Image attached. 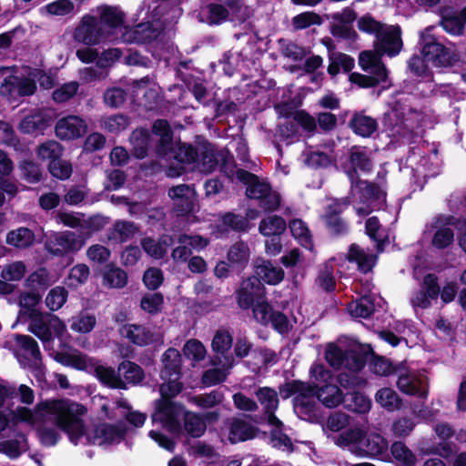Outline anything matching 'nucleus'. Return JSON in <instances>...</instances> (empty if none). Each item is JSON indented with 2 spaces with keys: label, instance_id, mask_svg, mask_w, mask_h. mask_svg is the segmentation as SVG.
<instances>
[{
  "label": "nucleus",
  "instance_id": "a211bd4d",
  "mask_svg": "<svg viewBox=\"0 0 466 466\" xmlns=\"http://www.w3.org/2000/svg\"><path fill=\"white\" fill-rule=\"evenodd\" d=\"M360 299L350 302L348 310L352 317L368 318L375 310L376 307H382L383 299L370 289L361 291Z\"/></svg>",
  "mask_w": 466,
  "mask_h": 466
},
{
  "label": "nucleus",
  "instance_id": "c03bdc74",
  "mask_svg": "<svg viewBox=\"0 0 466 466\" xmlns=\"http://www.w3.org/2000/svg\"><path fill=\"white\" fill-rule=\"evenodd\" d=\"M289 229L292 236L299 242L300 245L306 248L311 249V234L304 221L299 218L291 220L289 222Z\"/></svg>",
  "mask_w": 466,
  "mask_h": 466
},
{
  "label": "nucleus",
  "instance_id": "de8ad7c7",
  "mask_svg": "<svg viewBox=\"0 0 466 466\" xmlns=\"http://www.w3.org/2000/svg\"><path fill=\"white\" fill-rule=\"evenodd\" d=\"M390 452L393 458L403 466H414L416 463V456L403 442H394Z\"/></svg>",
  "mask_w": 466,
  "mask_h": 466
},
{
  "label": "nucleus",
  "instance_id": "6ab92c4d",
  "mask_svg": "<svg viewBox=\"0 0 466 466\" xmlns=\"http://www.w3.org/2000/svg\"><path fill=\"white\" fill-rule=\"evenodd\" d=\"M0 95L10 103L18 101L21 97L29 96V76H6L0 86Z\"/></svg>",
  "mask_w": 466,
  "mask_h": 466
},
{
  "label": "nucleus",
  "instance_id": "69168bd1",
  "mask_svg": "<svg viewBox=\"0 0 466 466\" xmlns=\"http://www.w3.org/2000/svg\"><path fill=\"white\" fill-rule=\"evenodd\" d=\"M67 295V291L65 288L56 287L47 294L46 304L51 310H57L66 303Z\"/></svg>",
  "mask_w": 466,
  "mask_h": 466
},
{
  "label": "nucleus",
  "instance_id": "680f3d73",
  "mask_svg": "<svg viewBox=\"0 0 466 466\" xmlns=\"http://www.w3.org/2000/svg\"><path fill=\"white\" fill-rule=\"evenodd\" d=\"M104 102L106 106L117 108L121 106L127 98V92L121 87L107 88L103 96Z\"/></svg>",
  "mask_w": 466,
  "mask_h": 466
},
{
  "label": "nucleus",
  "instance_id": "e433bc0d",
  "mask_svg": "<svg viewBox=\"0 0 466 466\" xmlns=\"http://www.w3.org/2000/svg\"><path fill=\"white\" fill-rule=\"evenodd\" d=\"M376 402L389 411L398 410L402 406L399 394L390 388H382L375 394Z\"/></svg>",
  "mask_w": 466,
  "mask_h": 466
},
{
  "label": "nucleus",
  "instance_id": "dca6fc26",
  "mask_svg": "<svg viewBox=\"0 0 466 466\" xmlns=\"http://www.w3.org/2000/svg\"><path fill=\"white\" fill-rule=\"evenodd\" d=\"M58 400H59L43 402L37 406L34 413L31 412V425L35 426L37 436L44 445H55L59 438L57 431L54 428L49 427V425L56 426L58 429L59 427L52 421L49 416L46 414H41L40 409L42 408L43 405L46 403H51ZM60 430L62 429L60 428Z\"/></svg>",
  "mask_w": 466,
  "mask_h": 466
},
{
  "label": "nucleus",
  "instance_id": "423d86ee",
  "mask_svg": "<svg viewBox=\"0 0 466 466\" xmlns=\"http://www.w3.org/2000/svg\"><path fill=\"white\" fill-rule=\"evenodd\" d=\"M325 359L328 363L335 368H344L350 371L341 372L339 375V381L344 388H357L363 382L355 373L364 366L362 356L354 350L344 352L335 344H329L325 352Z\"/></svg>",
  "mask_w": 466,
  "mask_h": 466
},
{
  "label": "nucleus",
  "instance_id": "a19ab883",
  "mask_svg": "<svg viewBox=\"0 0 466 466\" xmlns=\"http://www.w3.org/2000/svg\"><path fill=\"white\" fill-rule=\"evenodd\" d=\"M440 24L444 31L451 35H460L464 32V26L460 15L451 10H446L441 13Z\"/></svg>",
  "mask_w": 466,
  "mask_h": 466
},
{
  "label": "nucleus",
  "instance_id": "a878e982",
  "mask_svg": "<svg viewBox=\"0 0 466 466\" xmlns=\"http://www.w3.org/2000/svg\"><path fill=\"white\" fill-rule=\"evenodd\" d=\"M86 132V125L83 118H60L56 125V136L62 139L80 137Z\"/></svg>",
  "mask_w": 466,
  "mask_h": 466
},
{
  "label": "nucleus",
  "instance_id": "c85d7f7f",
  "mask_svg": "<svg viewBox=\"0 0 466 466\" xmlns=\"http://www.w3.org/2000/svg\"><path fill=\"white\" fill-rule=\"evenodd\" d=\"M56 359L65 366H69L80 370H86L87 372H90L95 362V359L89 358L77 350L58 353Z\"/></svg>",
  "mask_w": 466,
  "mask_h": 466
},
{
  "label": "nucleus",
  "instance_id": "39448f33",
  "mask_svg": "<svg viewBox=\"0 0 466 466\" xmlns=\"http://www.w3.org/2000/svg\"><path fill=\"white\" fill-rule=\"evenodd\" d=\"M333 441L339 447L359 456L380 455L388 448V441L384 437L378 433L365 435L360 428H352L333 437Z\"/></svg>",
  "mask_w": 466,
  "mask_h": 466
},
{
  "label": "nucleus",
  "instance_id": "aec40b11",
  "mask_svg": "<svg viewBox=\"0 0 466 466\" xmlns=\"http://www.w3.org/2000/svg\"><path fill=\"white\" fill-rule=\"evenodd\" d=\"M178 246L172 251V258L176 261H186L193 250L200 251L208 245V240L201 236L181 235Z\"/></svg>",
  "mask_w": 466,
  "mask_h": 466
},
{
  "label": "nucleus",
  "instance_id": "49530a36",
  "mask_svg": "<svg viewBox=\"0 0 466 466\" xmlns=\"http://www.w3.org/2000/svg\"><path fill=\"white\" fill-rule=\"evenodd\" d=\"M18 390L19 392L16 390L15 387L3 386L0 384V408L8 398H19L22 403L29 405V386L22 384Z\"/></svg>",
  "mask_w": 466,
  "mask_h": 466
},
{
  "label": "nucleus",
  "instance_id": "4c0bfd02",
  "mask_svg": "<svg viewBox=\"0 0 466 466\" xmlns=\"http://www.w3.org/2000/svg\"><path fill=\"white\" fill-rule=\"evenodd\" d=\"M121 333L137 345H147L153 341V335L145 327L129 324L122 328Z\"/></svg>",
  "mask_w": 466,
  "mask_h": 466
},
{
  "label": "nucleus",
  "instance_id": "cd10ccee",
  "mask_svg": "<svg viewBox=\"0 0 466 466\" xmlns=\"http://www.w3.org/2000/svg\"><path fill=\"white\" fill-rule=\"evenodd\" d=\"M263 287L257 278L244 280L238 293V302L240 308L248 309L256 298L262 294Z\"/></svg>",
  "mask_w": 466,
  "mask_h": 466
},
{
  "label": "nucleus",
  "instance_id": "4468645a",
  "mask_svg": "<svg viewBox=\"0 0 466 466\" xmlns=\"http://www.w3.org/2000/svg\"><path fill=\"white\" fill-rule=\"evenodd\" d=\"M85 239L72 231H64L53 235L46 242V248L56 256L76 253L85 245Z\"/></svg>",
  "mask_w": 466,
  "mask_h": 466
},
{
  "label": "nucleus",
  "instance_id": "7c9ffc66",
  "mask_svg": "<svg viewBox=\"0 0 466 466\" xmlns=\"http://www.w3.org/2000/svg\"><path fill=\"white\" fill-rule=\"evenodd\" d=\"M89 373L95 374L102 383L108 387L117 389L125 388L124 381L113 368L102 365L96 360L94 367H92Z\"/></svg>",
  "mask_w": 466,
  "mask_h": 466
},
{
  "label": "nucleus",
  "instance_id": "9d476101",
  "mask_svg": "<svg viewBox=\"0 0 466 466\" xmlns=\"http://www.w3.org/2000/svg\"><path fill=\"white\" fill-rule=\"evenodd\" d=\"M31 332L43 341H48L53 334L59 339H64L67 330L66 326L58 318L38 314L31 309Z\"/></svg>",
  "mask_w": 466,
  "mask_h": 466
},
{
  "label": "nucleus",
  "instance_id": "4d7b16f0",
  "mask_svg": "<svg viewBox=\"0 0 466 466\" xmlns=\"http://www.w3.org/2000/svg\"><path fill=\"white\" fill-rule=\"evenodd\" d=\"M36 153L41 159L52 162L62 156L63 147L58 142L51 140L40 145Z\"/></svg>",
  "mask_w": 466,
  "mask_h": 466
},
{
  "label": "nucleus",
  "instance_id": "8fccbe9b",
  "mask_svg": "<svg viewBox=\"0 0 466 466\" xmlns=\"http://www.w3.org/2000/svg\"><path fill=\"white\" fill-rule=\"evenodd\" d=\"M250 257L248 246L244 242L234 244L228 253V260L234 264L243 267L248 264Z\"/></svg>",
  "mask_w": 466,
  "mask_h": 466
},
{
  "label": "nucleus",
  "instance_id": "79ce46f5",
  "mask_svg": "<svg viewBox=\"0 0 466 466\" xmlns=\"http://www.w3.org/2000/svg\"><path fill=\"white\" fill-rule=\"evenodd\" d=\"M286 229L285 220L279 216H270L262 219L258 230L264 236H279Z\"/></svg>",
  "mask_w": 466,
  "mask_h": 466
},
{
  "label": "nucleus",
  "instance_id": "473e14b6",
  "mask_svg": "<svg viewBox=\"0 0 466 466\" xmlns=\"http://www.w3.org/2000/svg\"><path fill=\"white\" fill-rule=\"evenodd\" d=\"M228 440L232 443L245 441L254 437V428L239 419L228 421Z\"/></svg>",
  "mask_w": 466,
  "mask_h": 466
},
{
  "label": "nucleus",
  "instance_id": "37998d69",
  "mask_svg": "<svg viewBox=\"0 0 466 466\" xmlns=\"http://www.w3.org/2000/svg\"><path fill=\"white\" fill-rule=\"evenodd\" d=\"M207 24L209 25H220L229 18L228 9L222 4L209 3L206 5Z\"/></svg>",
  "mask_w": 466,
  "mask_h": 466
},
{
  "label": "nucleus",
  "instance_id": "1a4fd4ad",
  "mask_svg": "<svg viewBox=\"0 0 466 466\" xmlns=\"http://www.w3.org/2000/svg\"><path fill=\"white\" fill-rule=\"evenodd\" d=\"M130 98L134 106L147 112L164 114L165 110H168L173 106V103L166 100L157 88H148L137 81L132 85Z\"/></svg>",
  "mask_w": 466,
  "mask_h": 466
},
{
  "label": "nucleus",
  "instance_id": "13d9d810",
  "mask_svg": "<svg viewBox=\"0 0 466 466\" xmlns=\"http://www.w3.org/2000/svg\"><path fill=\"white\" fill-rule=\"evenodd\" d=\"M360 31L369 34L375 35L376 37L385 27V25L380 21H377L370 14H365L360 16L357 23Z\"/></svg>",
  "mask_w": 466,
  "mask_h": 466
},
{
  "label": "nucleus",
  "instance_id": "ea45409f",
  "mask_svg": "<svg viewBox=\"0 0 466 466\" xmlns=\"http://www.w3.org/2000/svg\"><path fill=\"white\" fill-rule=\"evenodd\" d=\"M258 276L269 285H277L284 279V270L270 261H264L257 267Z\"/></svg>",
  "mask_w": 466,
  "mask_h": 466
},
{
  "label": "nucleus",
  "instance_id": "f257e3e1",
  "mask_svg": "<svg viewBox=\"0 0 466 466\" xmlns=\"http://www.w3.org/2000/svg\"><path fill=\"white\" fill-rule=\"evenodd\" d=\"M153 132L159 137L158 153L168 159L176 160L175 165L167 167V177H179L185 171L184 164H188L193 165V169L205 174L213 172L220 165L225 175L233 177L235 174L233 158L228 150L216 151L207 142L196 147L181 144L179 140L174 139L169 124L165 118H158L154 123Z\"/></svg>",
  "mask_w": 466,
  "mask_h": 466
},
{
  "label": "nucleus",
  "instance_id": "0eeeda50",
  "mask_svg": "<svg viewBox=\"0 0 466 466\" xmlns=\"http://www.w3.org/2000/svg\"><path fill=\"white\" fill-rule=\"evenodd\" d=\"M418 44L421 56L434 67H452L460 61V55L439 42L433 35L421 33Z\"/></svg>",
  "mask_w": 466,
  "mask_h": 466
},
{
  "label": "nucleus",
  "instance_id": "a18cd8bd",
  "mask_svg": "<svg viewBox=\"0 0 466 466\" xmlns=\"http://www.w3.org/2000/svg\"><path fill=\"white\" fill-rule=\"evenodd\" d=\"M89 274L90 269L86 264H77L69 270L66 285L71 289H76L87 281Z\"/></svg>",
  "mask_w": 466,
  "mask_h": 466
},
{
  "label": "nucleus",
  "instance_id": "c756f323",
  "mask_svg": "<svg viewBox=\"0 0 466 466\" xmlns=\"http://www.w3.org/2000/svg\"><path fill=\"white\" fill-rule=\"evenodd\" d=\"M101 25L110 33L123 25L125 22V13L117 6L103 5L97 19Z\"/></svg>",
  "mask_w": 466,
  "mask_h": 466
},
{
  "label": "nucleus",
  "instance_id": "864d4df0",
  "mask_svg": "<svg viewBox=\"0 0 466 466\" xmlns=\"http://www.w3.org/2000/svg\"><path fill=\"white\" fill-rule=\"evenodd\" d=\"M344 204L335 200L329 207V211L324 215L326 224L334 231L340 232L344 228V224L337 216L343 210Z\"/></svg>",
  "mask_w": 466,
  "mask_h": 466
},
{
  "label": "nucleus",
  "instance_id": "b1692460",
  "mask_svg": "<svg viewBox=\"0 0 466 466\" xmlns=\"http://www.w3.org/2000/svg\"><path fill=\"white\" fill-rule=\"evenodd\" d=\"M102 285L106 289H123L128 281L127 273L121 268L108 264L99 270Z\"/></svg>",
  "mask_w": 466,
  "mask_h": 466
},
{
  "label": "nucleus",
  "instance_id": "393cba45",
  "mask_svg": "<svg viewBox=\"0 0 466 466\" xmlns=\"http://www.w3.org/2000/svg\"><path fill=\"white\" fill-rule=\"evenodd\" d=\"M256 396L268 415V421L270 425L279 426L281 421L274 415L279 406V398L276 390L271 388H260Z\"/></svg>",
  "mask_w": 466,
  "mask_h": 466
},
{
  "label": "nucleus",
  "instance_id": "f03ea898",
  "mask_svg": "<svg viewBox=\"0 0 466 466\" xmlns=\"http://www.w3.org/2000/svg\"><path fill=\"white\" fill-rule=\"evenodd\" d=\"M164 368L161 371L163 383L159 391L161 400L157 403L156 411L152 416L154 422H158L171 433L180 431V420L184 419L185 431L192 437H200L206 431L204 420L192 412H186L184 408L170 400L182 390L179 381L181 356L177 350L168 349L163 355Z\"/></svg>",
  "mask_w": 466,
  "mask_h": 466
},
{
  "label": "nucleus",
  "instance_id": "bb28decb",
  "mask_svg": "<svg viewBox=\"0 0 466 466\" xmlns=\"http://www.w3.org/2000/svg\"><path fill=\"white\" fill-rule=\"evenodd\" d=\"M236 177L247 186L246 194L250 198L260 199L270 187L264 181H260L255 175L239 169L235 172Z\"/></svg>",
  "mask_w": 466,
  "mask_h": 466
},
{
  "label": "nucleus",
  "instance_id": "2f4dec72",
  "mask_svg": "<svg viewBox=\"0 0 466 466\" xmlns=\"http://www.w3.org/2000/svg\"><path fill=\"white\" fill-rule=\"evenodd\" d=\"M237 93H238V91L234 89L230 91L224 99L213 97L208 99L206 105L215 109L214 116H234L238 110V104L234 101L232 96H236Z\"/></svg>",
  "mask_w": 466,
  "mask_h": 466
},
{
  "label": "nucleus",
  "instance_id": "c9c22d12",
  "mask_svg": "<svg viewBox=\"0 0 466 466\" xmlns=\"http://www.w3.org/2000/svg\"><path fill=\"white\" fill-rule=\"evenodd\" d=\"M301 105L302 98L297 95L287 101L276 104L274 107L279 116H311L307 111L299 109Z\"/></svg>",
  "mask_w": 466,
  "mask_h": 466
},
{
  "label": "nucleus",
  "instance_id": "412c9836",
  "mask_svg": "<svg viewBox=\"0 0 466 466\" xmlns=\"http://www.w3.org/2000/svg\"><path fill=\"white\" fill-rule=\"evenodd\" d=\"M4 348L14 354L23 369L29 367V335L12 334Z\"/></svg>",
  "mask_w": 466,
  "mask_h": 466
},
{
  "label": "nucleus",
  "instance_id": "774afa93",
  "mask_svg": "<svg viewBox=\"0 0 466 466\" xmlns=\"http://www.w3.org/2000/svg\"><path fill=\"white\" fill-rule=\"evenodd\" d=\"M350 127L353 131L361 137H370L376 129L374 118H352Z\"/></svg>",
  "mask_w": 466,
  "mask_h": 466
},
{
  "label": "nucleus",
  "instance_id": "5701e85b",
  "mask_svg": "<svg viewBox=\"0 0 466 466\" xmlns=\"http://www.w3.org/2000/svg\"><path fill=\"white\" fill-rule=\"evenodd\" d=\"M298 394L294 398V410L299 416L309 415L315 405L314 397H317V389L311 385L299 383L297 386Z\"/></svg>",
  "mask_w": 466,
  "mask_h": 466
},
{
  "label": "nucleus",
  "instance_id": "7ed1b4c3",
  "mask_svg": "<svg viewBox=\"0 0 466 466\" xmlns=\"http://www.w3.org/2000/svg\"><path fill=\"white\" fill-rule=\"evenodd\" d=\"M41 414L49 416L54 423L65 431L74 445H106L119 442L126 432L123 425L101 424L88 429L84 421L87 408L71 400L46 403L40 409Z\"/></svg>",
  "mask_w": 466,
  "mask_h": 466
},
{
  "label": "nucleus",
  "instance_id": "338daca9",
  "mask_svg": "<svg viewBox=\"0 0 466 466\" xmlns=\"http://www.w3.org/2000/svg\"><path fill=\"white\" fill-rule=\"evenodd\" d=\"M164 303L160 293L146 294L140 302L141 309L149 314H157L162 309Z\"/></svg>",
  "mask_w": 466,
  "mask_h": 466
},
{
  "label": "nucleus",
  "instance_id": "f704fd0d",
  "mask_svg": "<svg viewBox=\"0 0 466 466\" xmlns=\"http://www.w3.org/2000/svg\"><path fill=\"white\" fill-rule=\"evenodd\" d=\"M348 259L356 262L360 270L368 272L374 267L377 258L367 253L360 246L352 244L349 249Z\"/></svg>",
  "mask_w": 466,
  "mask_h": 466
},
{
  "label": "nucleus",
  "instance_id": "20e7f679",
  "mask_svg": "<svg viewBox=\"0 0 466 466\" xmlns=\"http://www.w3.org/2000/svg\"><path fill=\"white\" fill-rule=\"evenodd\" d=\"M350 167L347 175L351 182L350 203L353 205L357 214L364 217L379 208L385 200L386 191L381 182L373 184L359 178L360 174H368L372 163L360 147H353L350 156Z\"/></svg>",
  "mask_w": 466,
  "mask_h": 466
},
{
  "label": "nucleus",
  "instance_id": "2eb2a0df",
  "mask_svg": "<svg viewBox=\"0 0 466 466\" xmlns=\"http://www.w3.org/2000/svg\"><path fill=\"white\" fill-rule=\"evenodd\" d=\"M376 38L374 49L382 56L394 57L400 54L403 46L401 28L399 25L384 27Z\"/></svg>",
  "mask_w": 466,
  "mask_h": 466
},
{
  "label": "nucleus",
  "instance_id": "9b49d317",
  "mask_svg": "<svg viewBox=\"0 0 466 466\" xmlns=\"http://www.w3.org/2000/svg\"><path fill=\"white\" fill-rule=\"evenodd\" d=\"M396 373L397 387L402 393L422 399L427 397L428 379L422 371L399 368Z\"/></svg>",
  "mask_w": 466,
  "mask_h": 466
},
{
  "label": "nucleus",
  "instance_id": "3c124183",
  "mask_svg": "<svg viewBox=\"0 0 466 466\" xmlns=\"http://www.w3.org/2000/svg\"><path fill=\"white\" fill-rule=\"evenodd\" d=\"M322 22L321 16L312 11L302 12L292 18L295 30H303L314 25H320Z\"/></svg>",
  "mask_w": 466,
  "mask_h": 466
},
{
  "label": "nucleus",
  "instance_id": "052dcab7",
  "mask_svg": "<svg viewBox=\"0 0 466 466\" xmlns=\"http://www.w3.org/2000/svg\"><path fill=\"white\" fill-rule=\"evenodd\" d=\"M310 378L312 382L315 384L313 387L319 389L321 386L331 384L332 375L329 370H327L323 364L315 363L310 368Z\"/></svg>",
  "mask_w": 466,
  "mask_h": 466
},
{
  "label": "nucleus",
  "instance_id": "58836bf2",
  "mask_svg": "<svg viewBox=\"0 0 466 466\" xmlns=\"http://www.w3.org/2000/svg\"><path fill=\"white\" fill-rule=\"evenodd\" d=\"M317 398L328 408H334L343 400L341 390L334 384H327L317 389Z\"/></svg>",
  "mask_w": 466,
  "mask_h": 466
},
{
  "label": "nucleus",
  "instance_id": "09e8293b",
  "mask_svg": "<svg viewBox=\"0 0 466 466\" xmlns=\"http://www.w3.org/2000/svg\"><path fill=\"white\" fill-rule=\"evenodd\" d=\"M282 55L293 61H301L306 56L305 47L299 46L297 43L280 38L278 40Z\"/></svg>",
  "mask_w": 466,
  "mask_h": 466
},
{
  "label": "nucleus",
  "instance_id": "f8f14e48",
  "mask_svg": "<svg viewBox=\"0 0 466 466\" xmlns=\"http://www.w3.org/2000/svg\"><path fill=\"white\" fill-rule=\"evenodd\" d=\"M466 229V219H457L453 217H439L433 225V235L431 239V245L439 249L448 248L454 239L453 230Z\"/></svg>",
  "mask_w": 466,
  "mask_h": 466
},
{
  "label": "nucleus",
  "instance_id": "6e6d98bb",
  "mask_svg": "<svg viewBox=\"0 0 466 466\" xmlns=\"http://www.w3.org/2000/svg\"><path fill=\"white\" fill-rule=\"evenodd\" d=\"M366 232L377 243L378 252L383 251L387 239L383 238L380 224L376 217H371L366 221Z\"/></svg>",
  "mask_w": 466,
  "mask_h": 466
},
{
  "label": "nucleus",
  "instance_id": "5fc2aeb1",
  "mask_svg": "<svg viewBox=\"0 0 466 466\" xmlns=\"http://www.w3.org/2000/svg\"><path fill=\"white\" fill-rule=\"evenodd\" d=\"M96 317L87 314L81 313L71 319V329L79 333H88L90 332L96 326Z\"/></svg>",
  "mask_w": 466,
  "mask_h": 466
},
{
  "label": "nucleus",
  "instance_id": "e2e57ef3",
  "mask_svg": "<svg viewBox=\"0 0 466 466\" xmlns=\"http://www.w3.org/2000/svg\"><path fill=\"white\" fill-rule=\"evenodd\" d=\"M184 355L194 362L205 359L207 350L205 346L198 339H189L183 347Z\"/></svg>",
  "mask_w": 466,
  "mask_h": 466
},
{
  "label": "nucleus",
  "instance_id": "bf43d9fd",
  "mask_svg": "<svg viewBox=\"0 0 466 466\" xmlns=\"http://www.w3.org/2000/svg\"><path fill=\"white\" fill-rule=\"evenodd\" d=\"M232 336L225 329H219L216 332L211 347L217 354L224 355L232 347Z\"/></svg>",
  "mask_w": 466,
  "mask_h": 466
},
{
  "label": "nucleus",
  "instance_id": "ddd939ff",
  "mask_svg": "<svg viewBox=\"0 0 466 466\" xmlns=\"http://www.w3.org/2000/svg\"><path fill=\"white\" fill-rule=\"evenodd\" d=\"M110 32L106 30L93 15L83 17L81 25L75 31V39L87 46H94L105 41Z\"/></svg>",
  "mask_w": 466,
  "mask_h": 466
},
{
  "label": "nucleus",
  "instance_id": "4be33fe9",
  "mask_svg": "<svg viewBox=\"0 0 466 466\" xmlns=\"http://www.w3.org/2000/svg\"><path fill=\"white\" fill-rule=\"evenodd\" d=\"M168 196L179 213H187L193 209L196 192L192 187L188 185L173 187L168 190Z\"/></svg>",
  "mask_w": 466,
  "mask_h": 466
},
{
  "label": "nucleus",
  "instance_id": "f3484780",
  "mask_svg": "<svg viewBox=\"0 0 466 466\" xmlns=\"http://www.w3.org/2000/svg\"><path fill=\"white\" fill-rule=\"evenodd\" d=\"M440 292L437 278L432 274L424 277L421 289L410 298L411 306L417 309H425L431 306V300L437 299Z\"/></svg>",
  "mask_w": 466,
  "mask_h": 466
},
{
  "label": "nucleus",
  "instance_id": "0e129e2a",
  "mask_svg": "<svg viewBox=\"0 0 466 466\" xmlns=\"http://www.w3.org/2000/svg\"><path fill=\"white\" fill-rule=\"evenodd\" d=\"M78 88L79 84L76 81L65 83L53 92L52 97L57 103L66 102L76 95Z\"/></svg>",
  "mask_w": 466,
  "mask_h": 466
},
{
  "label": "nucleus",
  "instance_id": "603ef678",
  "mask_svg": "<svg viewBox=\"0 0 466 466\" xmlns=\"http://www.w3.org/2000/svg\"><path fill=\"white\" fill-rule=\"evenodd\" d=\"M118 371L128 383L137 384L144 379L142 369L131 361H123L118 367Z\"/></svg>",
  "mask_w": 466,
  "mask_h": 466
},
{
  "label": "nucleus",
  "instance_id": "6e6552de",
  "mask_svg": "<svg viewBox=\"0 0 466 466\" xmlns=\"http://www.w3.org/2000/svg\"><path fill=\"white\" fill-rule=\"evenodd\" d=\"M163 31L154 26L151 22L140 23L131 30L124 34V38L128 43H135L145 46L155 59H160L162 47L161 36Z\"/></svg>",
  "mask_w": 466,
  "mask_h": 466
},
{
  "label": "nucleus",
  "instance_id": "72a5a7b5",
  "mask_svg": "<svg viewBox=\"0 0 466 466\" xmlns=\"http://www.w3.org/2000/svg\"><path fill=\"white\" fill-rule=\"evenodd\" d=\"M172 244L173 238L169 235L161 236L157 241L151 238H146L141 242L145 252L155 258H162Z\"/></svg>",
  "mask_w": 466,
  "mask_h": 466
}]
</instances>
